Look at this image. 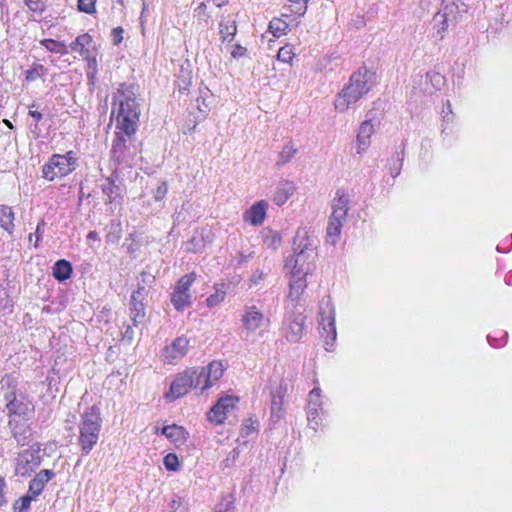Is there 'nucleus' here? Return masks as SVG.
Instances as JSON below:
<instances>
[{"instance_id":"338daca9","label":"nucleus","mask_w":512,"mask_h":512,"mask_svg":"<svg viewBox=\"0 0 512 512\" xmlns=\"http://www.w3.org/2000/svg\"><path fill=\"white\" fill-rule=\"evenodd\" d=\"M402 161H403L402 158H398L396 162H399V164L397 166H395V168H393V169L391 168V174L393 177H396L397 175H399L401 166H402Z\"/></svg>"},{"instance_id":"dca6fc26","label":"nucleus","mask_w":512,"mask_h":512,"mask_svg":"<svg viewBox=\"0 0 512 512\" xmlns=\"http://www.w3.org/2000/svg\"><path fill=\"white\" fill-rule=\"evenodd\" d=\"M268 204L264 201H258L245 212L244 220L254 226L261 225L266 217Z\"/></svg>"},{"instance_id":"f257e3e1","label":"nucleus","mask_w":512,"mask_h":512,"mask_svg":"<svg viewBox=\"0 0 512 512\" xmlns=\"http://www.w3.org/2000/svg\"><path fill=\"white\" fill-rule=\"evenodd\" d=\"M0 396L6 403L13 436L20 442L26 438L27 421L34 412V405L18 388V380L12 374H5L0 381Z\"/></svg>"},{"instance_id":"5701e85b","label":"nucleus","mask_w":512,"mask_h":512,"mask_svg":"<svg viewBox=\"0 0 512 512\" xmlns=\"http://www.w3.org/2000/svg\"><path fill=\"white\" fill-rule=\"evenodd\" d=\"M14 212L12 207L7 205H0V227L7 231L10 235L13 233L14 225Z\"/></svg>"},{"instance_id":"ea45409f","label":"nucleus","mask_w":512,"mask_h":512,"mask_svg":"<svg viewBox=\"0 0 512 512\" xmlns=\"http://www.w3.org/2000/svg\"><path fill=\"white\" fill-rule=\"evenodd\" d=\"M293 55L294 53L292 52V48L289 46H284L279 49L277 58L279 61L289 63L292 60Z\"/></svg>"},{"instance_id":"4be33fe9","label":"nucleus","mask_w":512,"mask_h":512,"mask_svg":"<svg viewBox=\"0 0 512 512\" xmlns=\"http://www.w3.org/2000/svg\"><path fill=\"white\" fill-rule=\"evenodd\" d=\"M290 290H289V297L292 301H296L299 299L301 294L306 288V276H297L294 275V273H290Z\"/></svg>"},{"instance_id":"37998d69","label":"nucleus","mask_w":512,"mask_h":512,"mask_svg":"<svg viewBox=\"0 0 512 512\" xmlns=\"http://www.w3.org/2000/svg\"><path fill=\"white\" fill-rule=\"evenodd\" d=\"M45 47L53 52L63 53L64 52V44L53 39H45L43 41Z\"/></svg>"},{"instance_id":"72a5a7b5","label":"nucleus","mask_w":512,"mask_h":512,"mask_svg":"<svg viewBox=\"0 0 512 512\" xmlns=\"http://www.w3.org/2000/svg\"><path fill=\"white\" fill-rule=\"evenodd\" d=\"M349 199L344 190H337L336 197L332 201V209H345L348 210Z\"/></svg>"},{"instance_id":"393cba45","label":"nucleus","mask_w":512,"mask_h":512,"mask_svg":"<svg viewBox=\"0 0 512 512\" xmlns=\"http://www.w3.org/2000/svg\"><path fill=\"white\" fill-rule=\"evenodd\" d=\"M114 174L115 173L113 172L111 177H108L106 182L102 185V191L108 197L110 202H113L117 197H120L122 192L121 187L117 185L112 178Z\"/></svg>"},{"instance_id":"6ab92c4d","label":"nucleus","mask_w":512,"mask_h":512,"mask_svg":"<svg viewBox=\"0 0 512 512\" xmlns=\"http://www.w3.org/2000/svg\"><path fill=\"white\" fill-rule=\"evenodd\" d=\"M69 47L82 58H90L93 53L92 38L88 34L79 35Z\"/></svg>"},{"instance_id":"7c9ffc66","label":"nucleus","mask_w":512,"mask_h":512,"mask_svg":"<svg viewBox=\"0 0 512 512\" xmlns=\"http://www.w3.org/2000/svg\"><path fill=\"white\" fill-rule=\"evenodd\" d=\"M288 24L281 18H273L269 23V31L275 36L280 37L285 34Z\"/></svg>"},{"instance_id":"c85d7f7f","label":"nucleus","mask_w":512,"mask_h":512,"mask_svg":"<svg viewBox=\"0 0 512 512\" xmlns=\"http://www.w3.org/2000/svg\"><path fill=\"white\" fill-rule=\"evenodd\" d=\"M220 34L224 41H231L236 34L237 27L235 21L227 20L221 21L219 25Z\"/></svg>"},{"instance_id":"5fc2aeb1","label":"nucleus","mask_w":512,"mask_h":512,"mask_svg":"<svg viewBox=\"0 0 512 512\" xmlns=\"http://www.w3.org/2000/svg\"><path fill=\"white\" fill-rule=\"evenodd\" d=\"M323 330L326 331L327 333H331L332 336H331V340L334 341L336 339V328H335V321H334V318L332 317L327 326H323Z\"/></svg>"},{"instance_id":"680f3d73","label":"nucleus","mask_w":512,"mask_h":512,"mask_svg":"<svg viewBox=\"0 0 512 512\" xmlns=\"http://www.w3.org/2000/svg\"><path fill=\"white\" fill-rule=\"evenodd\" d=\"M288 388L289 387H288V384L286 382L281 383L276 390L272 391L271 394H280L282 396V399H284V396L288 392Z\"/></svg>"},{"instance_id":"0eeeda50","label":"nucleus","mask_w":512,"mask_h":512,"mask_svg":"<svg viewBox=\"0 0 512 512\" xmlns=\"http://www.w3.org/2000/svg\"><path fill=\"white\" fill-rule=\"evenodd\" d=\"M147 297V289L145 286H139L130 297V320L135 327H138L145 320V299Z\"/></svg>"},{"instance_id":"7ed1b4c3","label":"nucleus","mask_w":512,"mask_h":512,"mask_svg":"<svg viewBox=\"0 0 512 512\" xmlns=\"http://www.w3.org/2000/svg\"><path fill=\"white\" fill-rule=\"evenodd\" d=\"M375 81L376 74L373 71L366 67L359 68L351 75L349 83L338 94L334 103L336 110L346 111L350 105L356 103L370 91Z\"/></svg>"},{"instance_id":"052dcab7","label":"nucleus","mask_w":512,"mask_h":512,"mask_svg":"<svg viewBox=\"0 0 512 512\" xmlns=\"http://www.w3.org/2000/svg\"><path fill=\"white\" fill-rule=\"evenodd\" d=\"M238 457V452L234 449L230 452L229 456L227 457V459H225L223 461V464L225 467H228L230 466L231 464H233L236 460V458Z\"/></svg>"},{"instance_id":"a18cd8bd","label":"nucleus","mask_w":512,"mask_h":512,"mask_svg":"<svg viewBox=\"0 0 512 512\" xmlns=\"http://www.w3.org/2000/svg\"><path fill=\"white\" fill-rule=\"evenodd\" d=\"M96 0H78V9L81 12L91 14L95 11Z\"/></svg>"},{"instance_id":"0e129e2a","label":"nucleus","mask_w":512,"mask_h":512,"mask_svg":"<svg viewBox=\"0 0 512 512\" xmlns=\"http://www.w3.org/2000/svg\"><path fill=\"white\" fill-rule=\"evenodd\" d=\"M6 486L4 478L0 477V506L6 504V499L4 497V488Z\"/></svg>"},{"instance_id":"bb28decb","label":"nucleus","mask_w":512,"mask_h":512,"mask_svg":"<svg viewBox=\"0 0 512 512\" xmlns=\"http://www.w3.org/2000/svg\"><path fill=\"white\" fill-rule=\"evenodd\" d=\"M343 223L339 221H333L329 219L327 225V242L332 245H335L342 230Z\"/></svg>"},{"instance_id":"473e14b6","label":"nucleus","mask_w":512,"mask_h":512,"mask_svg":"<svg viewBox=\"0 0 512 512\" xmlns=\"http://www.w3.org/2000/svg\"><path fill=\"white\" fill-rule=\"evenodd\" d=\"M282 396L280 394H271V414L272 417L280 419L282 415Z\"/></svg>"},{"instance_id":"3c124183","label":"nucleus","mask_w":512,"mask_h":512,"mask_svg":"<svg viewBox=\"0 0 512 512\" xmlns=\"http://www.w3.org/2000/svg\"><path fill=\"white\" fill-rule=\"evenodd\" d=\"M426 77L430 79L436 88H440L444 84V77L438 72H428Z\"/></svg>"},{"instance_id":"20e7f679","label":"nucleus","mask_w":512,"mask_h":512,"mask_svg":"<svg viewBox=\"0 0 512 512\" xmlns=\"http://www.w3.org/2000/svg\"><path fill=\"white\" fill-rule=\"evenodd\" d=\"M135 132L117 129L111 147V161L114 173L118 167H132L139 152V145L134 137Z\"/></svg>"},{"instance_id":"e2e57ef3","label":"nucleus","mask_w":512,"mask_h":512,"mask_svg":"<svg viewBox=\"0 0 512 512\" xmlns=\"http://www.w3.org/2000/svg\"><path fill=\"white\" fill-rule=\"evenodd\" d=\"M256 430L255 426L253 425V423H251L250 425L248 424H245L242 428H241V435L242 436H249L252 432H254Z\"/></svg>"},{"instance_id":"13d9d810","label":"nucleus","mask_w":512,"mask_h":512,"mask_svg":"<svg viewBox=\"0 0 512 512\" xmlns=\"http://www.w3.org/2000/svg\"><path fill=\"white\" fill-rule=\"evenodd\" d=\"M26 5L32 11H41L43 7L39 0H26Z\"/></svg>"},{"instance_id":"aec40b11","label":"nucleus","mask_w":512,"mask_h":512,"mask_svg":"<svg viewBox=\"0 0 512 512\" xmlns=\"http://www.w3.org/2000/svg\"><path fill=\"white\" fill-rule=\"evenodd\" d=\"M223 366L219 362H211L207 367H205V376L206 380H204V386L202 387V391L210 388L217 382L223 375Z\"/></svg>"},{"instance_id":"2f4dec72","label":"nucleus","mask_w":512,"mask_h":512,"mask_svg":"<svg viewBox=\"0 0 512 512\" xmlns=\"http://www.w3.org/2000/svg\"><path fill=\"white\" fill-rule=\"evenodd\" d=\"M195 281V274L190 273L186 274L183 277L179 279V281L176 283L174 290L182 293H190V287L192 283Z\"/></svg>"},{"instance_id":"c756f323","label":"nucleus","mask_w":512,"mask_h":512,"mask_svg":"<svg viewBox=\"0 0 512 512\" xmlns=\"http://www.w3.org/2000/svg\"><path fill=\"white\" fill-rule=\"evenodd\" d=\"M187 371L188 374L192 376L191 379L193 380V387L200 388L202 390V387L204 386V380H206L205 367L190 368L187 369Z\"/></svg>"},{"instance_id":"4468645a","label":"nucleus","mask_w":512,"mask_h":512,"mask_svg":"<svg viewBox=\"0 0 512 512\" xmlns=\"http://www.w3.org/2000/svg\"><path fill=\"white\" fill-rule=\"evenodd\" d=\"M64 155L54 154L49 162L43 167V177L47 180H54L56 177H62L64 171Z\"/></svg>"},{"instance_id":"09e8293b","label":"nucleus","mask_w":512,"mask_h":512,"mask_svg":"<svg viewBox=\"0 0 512 512\" xmlns=\"http://www.w3.org/2000/svg\"><path fill=\"white\" fill-rule=\"evenodd\" d=\"M225 298V292H216L212 295H210L207 299H206V303H207V306L208 307H214L216 305H218L219 303H221Z\"/></svg>"},{"instance_id":"b1692460","label":"nucleus","mask_w":512,"mask_h":512,"mask_svg":"<svg viewBox=\"0 0 512 512\" xmlns=\"http://www.w3.org/2000/svg\"><path fill=\"white\" fill-rule=\"evenodd\" d=\"M106 241L108 243L117 244L122 237V223L119 219H113L106 226Z\"/></svg>"},{"instance_id":"1a4fd4ad","label":"nucleus","mask_w":512,"mask_h":512,"mask_svg":"<svg viewBox=\"0 0 512 512\" xmlns=\"http://www.w3.org/2000/svg\"><path fill=\"white\" fill-rule=\"evenodd\" d=\"M460 9L455 0H443L440 11L434 16L436 22L442 21V26L438 29V34L445 32L449 24H454L460 17Z\"/></svg>"},{"instance_id":"58836bf2","label":"nucleus","mask_w":512,"mask_h":512,"mask_svg":"<svg viewBox=\"0 0 512 512\" xmlns=\"http://www.w3.org/2000/svg\"><path fill=\"white\" fill-rule=\"evenodd\" d=\"M266 275L267 274L262 269L257 268L254 270L249 279L250 287L260 285L264 281Z\"/></svg>"},{"instance_id":"69168bd1","label":"nucleus","mask_w":512,"mask_h":512,"mask_svg":"<svg viewBox=\"0 0 512 512\" xmlns=\"http://www.w3.org/2000/svg\"><path fill=\"white\" fill-rule=\"evenodd\" d=\"M87 241L92 246V244H91L92 242H97V243L100 242V237L96 231H90L87 235Z\"/></svg>"},{"instance_id":"c9c22d12","label":"nucleus","mask_w":512,"mask_h":512,"mask_svg":"<svg viewBox=\"0 0 512 512\" xmlns=\"http://www.w3.org/2000/svg\"><path fill=\"white\" fill-rule=\"evenodd\" d=\"M83 59L87 61L86 66H87L88 79L90 80V82L93 83L96 73H97V62H96L95 56L92 53L90 58H83Z\"/></svg>"},{"instance_id":"603ef678","label":"nucleus","mask_w":512,"mask_h":512,"mask_svg":"<svg viewBox=\"0 0 512 512\" xmlns=\"http://www.w3.org/2000/svg\"><path fill=\"white\" fill-rule=\"evenodd\" d=\"M20 461L21 462H25L26 464H30L31 462H33V465H38L39 464V461L37 460H34V452L33 451H29V450H26L24 451L21 455H20Z\"/></svg>"},{"instance_id":"2eb2a0df","label":"nucleus","mask_w":512,"mask_h":512,"mask_svg":"<svg viewBox=\"0 0 512 512\" xmlns=\"http://www.w3.org/2000/svg\"><path fill=\"white\" fill-rule=\"evenodd\" d=\"M374 124L372 118L365 120L359 127L357 135V153L365 152L370 146V139L374 133Z\"/></svg>"},{"instance_id":"6e6d98bb","label":"nucleus","mask_w":512,"mask_h":512,"mask_svg":"<svg viewBox=\"0 0 512 512\" xmlns=\"http://www.w3.org/2000/svg\"><path fill=\"white\" fill-rule=\"evenodd\" d=\"M76 161L77 159L74 157L72 151L66 153V165L71 166L69 170H66V175L75 169Z\"/></svg>"},{"instance_id":"8fccbe9b","label":"nucleus","mask_w":512,"mask_h":512,"mask_svg":"<svg viewBox=\"0 0 512 512\" xmlns=\"http://www.w3.org/2000/svg\"><path fill=\"white\" fill-rule=\"evenodd\" d=\"M347 212H348V210L341 209V208L332 209V214L329 217V219H331L333 221H339V222L344 223L346 221Z\"/></svg>"},{"instance_id":"4c0bfd02","label":"nucleus","mask_w":512,"mask_h":512,"mask_svg":"<svg viewBox=\"0 0 512 512\" xmlns=\"http://www.w3.org/2000/svg\"><path fill=\"white\" fill-rule=\"evenodd\" d=\"M134 325L131 326L129 324L124 323L121 327V337L123 341H126L128 344H130L135 336V330Z\"/></svg>"},{"instance_id":"f3484780","label":"nucleus","mask_w":512,"mask_h":512,"mask_svg":"<svg viewBox=\"0 0 512 512\" xmlns=\"http://www.w3.org/2000/svg\"><path fill=\"white\" fill-rule=\"evenodd\" d=\"M296 186L292 181L282 180L278 183L273 201L281 206L287 202V200L294 194Z\"/></svg>"},{"instance_id":"de8ad7c7","label":"nucleus","mask_w":512,"mask_h":512,"mask_svg":"<svg viewBox=\"0 0 512 512\" xmlns=\"http://www.w3.org/2000/svg\"><path fill=\"white\" fill-rule=\"evenodd\" d=\"M53 275L59 282H64V259H59L54 264Z\"/></svg>"},{"instance_id":"ddd939ff","label":"nucleus","mask_w":512,"mask_h":512,"mask_svg":"<svg viewBox=\"0 0 512 512\" xmlns=\"http://www.w3.org/2000/svg\"><path fill=\"white\" fill-rule=\"evenodd\" d=\"M305 317L302 313L291 315L287 319L286 338L288 341L297 343L303 336Z\"/></svg>"},{"instance_id":"f704fd0d","label":"nucleus","mask_w":512,"mask_h":512,"mask_svg":"<svg viewBox=\"0 0 512 512\" xmlns=\"http://www.w3.org/2000/svg\"><path fill=\"white\" fill-rule=\"evenodd\" d=\"M234 510V499L231 495L223 497L222 501L215 508V512H234Z\"/></svg>"},{"instance_id":"a211bd4d","label":"nucleus","mask_w":512,"mask_h":512,"mask_svg":"<svg viewBox=\"0 0 512 512\" xmlns=\"http://www.w3.org/2000/svg\"><path fill=\"white\" fill-rule=\"evenodd\" d=\"M161 434L166 436L176 446L183 445L186 440L188 433L182 426L176 424L166 425L161 429Z\"/></svg>"},{"instance_id":"423d86ee","label":"nucleus","mask_w":512,"mask_h":512,"mask_svg":"<svg viewBox=\"0 0 512 512\" xmlns=\"http://www.w3.org/2000/svg\"><path fill=\"white\" fill-rule=\"evenodd\" d=\"M101 427L100 410L91 406L82 416L79 443L84 453L88 454L97 443Z\"/></svg>"},{"instance_id":"f8f14e48","label":"nucleus","mask_w":512,"mask_h":512,"mask_svg":"<svg viewBox=\"0 0 512 512\" xmlns=\"http://www.w3.org/2000/svg\"><path fill=\"white\" fill-rule=\"evenodd\" d=\"M192 376L185 370L179 373L170 385V391L166 394L167 398L177 399L186 395L193 387Z\"/></svg>"},{"instance_id":"f03ea898","label":"nucleus","mask_w":512,"mask_h":512,"mask_svg":"<svg viewBox=\"0 0 512 512\" xmlns=\"http://www.w3.org/2000/svg\"><path fill=\"white\" fill-rule=\"evenodd\" d=\"M294 255L285 262V268L297 276H307L313 269L316 259V246L305 229H299L294 237Z\"/></svg>"},{"instance_id":"4d7b16f0","label":"nucleus","mask_w":512,"mask_h":512,"mask_svg":"<svg viewBox=\"0 0 512 512\" xmlns=\"http://www.w3.org/2000/svg\"><path fill=\"white\" fill-rule=\"evenodd\" d=\"M113 42L114 44H119L123 40V29L121 27H116L112 30Z\"/></svg>"},{"instance_id":"9b49d317","label":"nucleus","mask_w":512,"mask_h":512,"mask_svg":"<svg viewBox=\"0 0 512 512\" xmlns=\"http://www.w3.org/2000/svg\"><path fill=\"white\" fill-rule=\"evenodd\" d=\"M263 313L256 306H249L245 310L242 318L243 326L246 330L247 336L257 330H261L268 323Z\"/></svg>"},{"instance_id":"6e6552de","label":"nucleus","mask_w":512,"mask_h":512,"mask_svg":"<svg viewBox=\"0 0 512 512\" xmlns=\"http://www.w3.org/2000/svg\"><path fill=\"white\" fill-rule=\"evenodd\" d=\"M189 340L180 336L175 338L169 345L165 346L162 351V358L168 364H177L189 351Z\"/></svg>"},{"instance_id":"49530a36","label":"nucleus","mask_w":512,"mask_h":512,"mask_svg":"<svg viewBox=\"0 0 512 512\" xmlns=\"http://www.w3.org/2000/svg\"><path fill=\"white\" fill-rule=\"evenodd\" d=\"M44 68L42 65H37L32 69L26 71V80L27 81H35L39 77L43 75Z\"/></svg>"},{"instance_id":"9d476101","label":"nucleus","mask_w":512,"mask_h":512,"mask_svg":"<svg viewBox=\"0 0 512 512\" xmlns=\"http://www.w3.org/2000/svg\"><path fill=\"white\" fill-rule=\"evenodd\" d=\"M238 402L237 397H222L207 413V418L211 423L222 424L228 414L235 408Z\"/></svg>"},{"instance_id":"864d4df0","label":"nucleus","mask_w":512,"mask_h":512,"mask_svg":"<svg viewBox=\"0 0 512 512\" xmlns=\"http://www.w3.org/2000/svg\"><path fill=\"white\" fill-rule=\"evenodd\" d=\"M53 475L54 474L52 471L46 469V470L40 471L36 475L35 479L40 480V483L43 484V486H45V484L52 478Z\"/></svg>"},{"instance_id":"412c9836","label":"nucleus","mask_w":512,"mask_h":512,"mask_svg":"<svg viewBox=\"0 0 512 512\" xmlns=\"http://www.w3.org/2000/svg\"><path fill=\"white\" fill-rule=\"evenodd\" d=\"M321 396V390L319 388H314L313 390L310 391L309 393V399H308V411H307V419H308V423H309V426L316 430L317 427L319 426V422L317 420L318 418V410L320 407H313V403H314V397H319Z\"/></svg>"},{"instance_id":"bf43d9fd","label":"nucleus","mask_w":512,"mask_h":512,"mask_svg":"<svg viewBox=\"0 0 512 512\" xmlns=\"http://www.w3.org/2000/svg\"><path fill=\"white\" fill-rule=\"evenodd\" d=\"M246 52H247L246 48L242 47L241 45H235L231 54L234 58H240V57L244 56Z\"/></svg>"},{"instance_id":"774afa93","label":"nucleus","mask_w":512,"mask_h":512,"mask_svg":"<svg viewBox=\"0 0 512 512\" xmlns=\"http://www.w3.org/2000/svg\"><path fill=\"white\" fill-rule=\"evenodd\" d=\"M253 257V252H249L248 254H245L244 252H241L240 253V259H239V263H245V262H248V260L250 258Z\"/></svg>"},{"instance_id":"cd10ccee","label":"nucleus","mask_w":512,"mask_h":512,"mask_svg":"<svg viewBox=\"0 0 512 512\" xmlns=\"http://www.w3.org/2000/svg\"><path fill=\"white\" fill-rule=\"evenodd\" d=\"M297 152V148L292 142L286 144L281 152L279 153V159L276 162L277 166H282L290 162V160L294 157Z\"/></svg>"},{"instance_id":"a19ab883","label":"nucleus","mask_w":512,"mask_h":512,"mask_svg":"<svg viewBox=\"0 0 512 512\" xmlns=\"http://www.w3.org/2000/svg\"><path fill=\"white\" fill-rule=\"evenodd\" d=\"M44 489L43 484L40 483V480H36L35 478L30 481L29 483V489L28 494L33 498L38 496Z\"/></svg>"},{"instance_id":"a878e982","label":"nucleus","mask_w":512,"mask_h":512,"mask_svg":"<svg viewBox=\"0 0 512 512\" xmlns=\"http://www.w3.org/2000/svg\"><path fill=\"white\" fill-rule=\"evenodd\" d=\"M171 303L177 311H183L191 305V295L174 290L171 294Z\"/></svg>"},{"instance_id":"e433bc0d","label":"nucleus","mask_w":512,"mask_h":512,"mask_svg":"<svg viewBox=\"0 0 512 512\" xmlns=\"http://www.w3.org/2000/svg\"><path fill=\"white\" fill-rule=\"evenodd\" d=\"M164 466L169 471H177L179 468V460L178 457L173 454L169 453L164 457Z\"/></svg>"},{"instance_id":"39448f33","label":"nucleus","mask_w":512,"mask_h":512,"mask_svg":"<svg viewBox=\"0 0 512 512\" xmlns=\"http://www.w3.org/2000/svg\"><path fill=\"white\" fill-rule=\"evenodd\" d=\"M116 101L119 104L116 117V129L136 132L140 110L134 92L130 88H125L124 84H122L121 88L118 89Z\"/></svg>"},{"instance_id":"c03bdc74","label":"nucleus","mask_w":512,"mask_h":512,"mask_svg":"<svg viewBox=\"0 0 512 512\" xmlns=\"http://www.w3.org/2000/svg\"><path fill=\"white\" fill-rule=\"evenodd\" d=\"M20 506L18 507V502L14 504L15 512H28L30 507L32 497L30 495H25L20 498Z\"/></svg>"},{"instance_id":"79ce46f5","label":"nucleus","mask_w":512,"mask_h":512,"mask_svg":"<svg viewBox=\"0 0 512 512\" xmlns=\"http://www.w3.org/2000/svg\"><path fill=\"white\" fill-rule=\"evenodd\" d=\"M168 192V185L166 181L159 182L157 188L153 191V197L156 201H161L165 198Z\"/></svg>"}]
</instances>
